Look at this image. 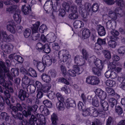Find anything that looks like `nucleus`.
<instances>
[{"instance_id": "25", "label": "nucleus", "mask_w": 125, "mask_h": 125, "mask_svg": "<svg viewBox=\"0 0 125 125\" xmlns=\"http://www.w3.org/2000/svg\"><path fill=\"white\" fill-rule=\"evenodd\" d=\"M102 69H100L98 68L93 67L92 68V70L93 73L94 75L99 76L101 75V70Z\"/></svg>"}, {"instance_id": "57", "label": "nucleus", "mask_w": 125, "mask_h": 125, "mask_svg": "<svg viewBox=\"0 0 125 125\" xmlns=\"http://www.w3.org/2000/svg\"><path fill=\"white\" fill-rule=\"evenodd\" d=\"M106 90L109 95H113L115 93L114 90L112 88L107 87L106 88Z\"/></svg>"}, {"instance_id": "52", "label": "nucleus", "mask_w": 125, "mask_h": 125, "mask_svg": "<svg viewBox=\"0 0 125 125\" xmlns=\"http://www.w3.org/2000/svg\"><path fill=\"white\" fill-rule=\"evenodd\" d=\"M82 53L83 55V58L86 60H87L88 59V54L87 52L85 49H82Z\"/></svg>"}, {"instance_id": "7", "label": "nucleus", "mask_w": 125, "mask_h": 125, "mask_svg": "<svg viewBox=\"0 0 125 125\" xmlns=\"http://www.w3.org/2000/svg\"><path fill=\"white\" fill-rule=\"evenodd\" d=\"M96 95L101 100L105 99L106 97V92L100 88L97 89L95 91Z\"/></svg>"}, {"instance_id": "33", "label": "nucleus", "mask_w": 125, "mask_h": 125, "mask_svg": "<svg viewBox=\"0 0 125 125\" xmlns=\"http://www.w3.org/2000/svg\"><path fill=\"white\" fill-rule=\"evenodd\" d=\"M32 77H36L37 74L34 69L31 68H30L28 70L27 74Z\"/></svg>"}, {"instance_id": "27", "label": "nucleus", "mask_w": 125, "mask_h": 125, "mask_svg": "<svg viewBox=\"0 0 125 125\" xmlns=\"http://www.w3.org/2000/svg\"><path fill=\"white\" fill-rule=\"evenodd\" d=\"M78 17V14L77 12H72L69 14L68 16L69 18L73 20L77 19Z\"/></svg>"}, {"instance_id": "9", "label": "nucleus", "mask_w": 125, "mask_h": 125, "mask_svg": "<svg viewBox=\"0 0 125 125\" xmlns=\"http://www.w3.org/2000/svg\"><path fill=\"white\" fill-rule=\"evenodd\" d=\"M22 85L23 86L24 85H25L26 87L27 86V85L30 84L31 85L32 83H33V81L32 80H30L28 77L26 75H24L22 79Z\"/></svg>"}, {"instance_id": "23", "label": "nucleus", "mask_w": 125, "mask_h": 125, "mask_svg": "<svg viewBox=\"0 0 125 125\" xmlns=\"http://www.w3.org/2000/svg\"><path fill=\"white\" fill-rule=\"evenodd\" d=\"M104 100H100V104L104 110L107 111L108 109L109 105L107 102L105 101Z\"/></svg>"}, {"instance_id": "60", "label": "nucleus", "mask_w": 125, "mask_h": 125, "mask_svg": "<svg viewBox=\"0 0 125 125\" xmlns=\"http://www.w3.org/2000/svg\"><path fill=\"white\" fill-rule=\"evenodd\" d=\"M61 90L62 91L65 92V93L67 94L70 93L71 91L69 88H67L66 85H64V86L61 88Z\"/></svg>"}, {"instance_id": "12", "label": "nucleus", "mask_w": 125, "mask_h": 125, "mask_svg": "<svg viewBox=\"0 0 125 125\" xmlns=\"http://www.w3.org/2000/svg\"><path fill=\"white\" fill-rule=\"evenodd\" d=\"M20 13V10L18 9L15 12L13 16V17L15 21L18 23H20L21 21Z\"/></svg>"}, {"instance_id": "2", "label": "nucleus", "mask_w": 125, "mask_h": 125, "mask_svg": "<svg viewBox=\"0 0 125 125\" xmlns=\"http://www.w3.org/2000/svg\"><path fill=\"white\" fill-rule=\"evenodd\" d=\"M40 25V22L38 21L33 25V27L31 28L32 31L31 34L32 39V40L36 41L40 37V34L37 32L38 28Z\"/></svg>"}, {"instance_id": "40", "label": "nucleus", "mask_w": 125, "mask_h": 125, "mask_svg": "<svg viewBox=\"0 0 125 125\" xmlns=\"http://www.w3.org/2000/svg\"><path fill=\"white\" fill-rule=\"evenodd\" d=\"M37 120V118L36 117L33 115H32L29 120V124L30 125H36V122Z\"/></svg>"}, {"instance_id": "46", "label": "nucleus", "mask_w": 125, "mask_h": 125, "mask_svg": "<svg viewBox=\"0 0 125 125\" xmlns=\"http://www.w3.org/2000/svg\"><path fill=\"white\" fill-rule=\"evenodd\" d=\"M109 102L112 107L113 108L116 104V100L113 98H110L108 100Z\"/></svg>"}, {"instance_id": "36", "label": "nucleus", "mask_w": 125, "mask_h": 125, "mask_svg": "<svg viewBox=\"0 0 125 125\" xmlns=\"http://www.w3.org/2000/svg\"><path fill=\"white\" fill-rule=\"evenodd\" d=\"M45 64L41 62H39L38 65H37V67L40 72H43L45 68Z\"/></svg>"}, {"instance_id": "32", "label": "nucleus", "mask_w": 125, "mask_h": 125, "mask_svg": "<svg viewBox=\"0 0 125 125\" xmlns=\"http://www.w3.org/2000/svg\"><path fill=\"white\" fill-rule=\"evenodd\" d=\"M106 85L110 87L115 86L116 85L115 82L112 80L109 79L106 80L105 82Z\"/></svg>"}, {"instance_id": "15", "label": "nucleus", "mask_w": 125, "mask_h": 125, "mask_svg": "<svg viewBox=\"0 0 125 125\" xmlns=\"http://www.w3.org/2000/svg\"><path fill=\"white\" fill-rule=\"evenodd\" d=\"M91 32L88 29H84L82 33V37L83 39H87L90 36Z\"/></svg>"}, {"instance_id": "4", "label": "nucleus", "mask_w": 125, "mask_h": 125, "mask_svg": "<svg viewBox=\"0 0 125 125\" xmlns=\"http://www.w3.org/2000/svg\"><path fill=\"white\" fill-rule=\"evenodd\" d=\"M59 58H62L64 62H66L70 57L68 51L66 50H62L60 51L58 53Z\"/></svg>"}, {"instance_id": "5", "label": "nucleus", "mask_w": 125, "mask_h": 125, "mask_svg": "<svg viewBox=\"0 0 125 125\" xmlns=\"http://www.w3.org/2000/svg\"><path fill=\"white\" fill-rule=\"evenodd\" d=\"M38 106L36 105H34L33 106H28L27 107V110L26 111L24 110L22 112L23 115L26 117H27L28 116L31 115V112H35L38 108Z\"/></svg>"}, {"instance_id": "28", "label": "nucleus", "mask_w": 125, "mask_h": 125, "mask_svg": "<svg viewBox=\"0 0 125 125\" xmlns=\"http://www.w3.org/2000/svg\"><path fill=\"white\" fill-rule=\"evenodd\" d=\"M15 26L13 23L7 25V30L12 33H15Z\"/></svg>"}, {"instance_id": "48", "label": "nucleus", "mask_w": 125, "mask_h": 125, "mask_svg": "<svg viewBox=\"0 0 125 125\" xmlns=\"http://www.w3.org/2000/svg\"><path fill=\"white\" fill-rule=\"evenodd\" d=\"M51 120L52 124L54 125H56L57 124V116L56 114L53 113L51 116Z\"/></svg>"}, {"instance_id": "24", "label": "nucleus", "mask_w": 125, "mask_h": 125, "mask_svg": "<svg viewBox=\"0 0 125 125\" xmlns=\"http://www.w3.org/2000/svg\"><path fill=\"white\" fill-rule=\"evenodd\" d=\"M111 33L112 35L110 36V39H116L118 38L117 36L119 34V32L116 30H113L111 31Z\"/></svg>"}, {"instance_id": "62", "label": "nucleus", "mask_w": 125, "mask_h": 125, "mask_svg": "<svg viewBox=\"0 0 125 125\" xmlns=\"http://www.w3.org/2000/svg\"><path fill=\"white\" fill-rule=\"evenodd\" d=\"M51 87V86L49 84L45 87L42 86V88L41 89L44 92H47L49 90Z\"/></svg>"}, {"instance_id": "53", "label": "nucleus", "mask_w": 125, "mask_h": 125, "mask_svg": "<svg viewBox=\"0 0 125 125\" xmlns=\"http://www.w3.org/2000/svg\"><path fill=\"white\" fill-rule=\"evenodd\" d=\"M114 121V119L113 117L109 116L107 120L106 125H110L113 123Z\"/></svg>"}, {"instance_id": "11", "label": "nucleus", "mask_w": 125, "mask_h": 125, "mask_svg": "<svg viewBox=\"0 0 125 125\" xmlns=\"http://www.w3.org/2000/svg\"><path fill=\"white\" fill-rule=\"evenodd\" d=\"M4 96L5 98L6 103L8 105L10 106L11 109L12 106L11 105V102L10 100V94L9 93V91L7 90L4 91Z\"/></svg>"}, {"instance_id": "6", "label": "nucleus", "mask_w": 125, "mask_h": 125, "mask_svg": "<svg viewBox=\"0 0 125 125\" xmlns=\"http://www.w3.org/2000/svg\"><path fill=\"white\" fill-rule=\"evenodd\" d=\"M16 105L17 107L12 106L11 107V109L12 110L11 112L12 114L14 113L15 114L16 112H18V111H22L23 108H25L26 107V105L24 104H22L21 105L20 104L17 103Z\"/></svg>"}, {"instance_id": "56", "label": "nucleus", "mask_w": 125, "mask_h": 125, "mask_svg": "<svg viewBox=\"0 0 125 125\" xmlns=\"http://www.w3.org/2000/svg\"><path fill=\"white\" fill-rule=\"evenodd\" d=\"M44 45L40 43H38L36 45V48L40 52L44 49Z\"/></svg>"}, {"instance_id": "35", "label": "nucleus", "mask_w": 125, "mask_h": 125, "mask_svg": "<svg viewBox=\"0 0 125 125\" xmlns=\"http://www.w3.org/2000/svg\"><path fill=\"white\" fill-rule=\"evenodd\" d=\"M3 71L5 72H7L8 70L6 68L5 66L4 63L2 62H0V73L3 74L4 75V78H5V75L4 73L1 72V71Z\"/></svg>"}, {"instance_id": "26", "label": "nucleus", "mask_w": 125, "mask_h": 125, "mask_svg": "<svg viewBox=\"0 0 125 125\" xmlns=\"http://www.w3.org/2000/svg\"><path fill=\"white\" fill-rule=\"evenodd\" d=\"M42 80L46 83H49L51 81L50 76L45 74H43L42 75Z\"/></svg>"}, {"instance_id": "44", "label": "nucleus", "mask_w": 125, "mask_h": 125, "mask_svg": "<svg viewBox=\"0 0 125 125\" xmlns=\"http://www.w3.org/2000/svg\"><path fill=\"white\" fill-rule=\"evenodd\" d=\"M61 70V72L63 73V76L64 77L66 78L67 79H68L66 76L67 75L66 69L65 67L63 65H62L60 66Z\"/></svg>"}, {"instance_id": "22", "label": "nucleus", "mask_w": 125, "mask_h": 125, "mask_svg": "<svg viewBox=\"0 0 125 125\" xmlns=\"http://www.w3.org/2000/svg\"><path fill=\"white\" fill-rule=\"evenodd\" d=\"M94 63L97 68L100 69H102L104 64L101 60L98 58H96V60L94 62Z\"/></svg>"}, {"instance_id": "63", "label": "nucleus", "mask_w": 125, "mask_h": 125, "mask_svg": "<svg viewBox=\"0 0 125 125\" xmlns=\"http://www.w3.org/2000/svg\"><path fill=\"white\" fill-rule=\"evenodd\" d=\"M56 96L59 101L63 102L64 101V98L63 96L60 93H56Z\"/></svg>"}, {"instance_id": "55", "label": "nucleus", "mask_w": 125, "mask_h": 125, "mask_svg": "<svg viewBox=\"0 0 125 125\" xmlns=\"http://www.w3.org/2000/svg\"><path fill=\"white\" fill-rule=\"evenodd\" d=\"M94 49V51L96 53L100 52L101 50V46L98 43H96L95 44Z\"/></svg>"}, {"instance_id": "34", "label": "nucleus", "mask_w": 125, "mask_h": 125, "mask_svg": "<svg viewBox=\"0 0 125 125\" xmlns=\"http://www.w3.org/2000/svg\"><path fill=\"white\" fill-rule=\"evenodd\" d=\"M40 109V111H42L45 115L46 116L50 114V112L49 110L46 107H45L44 106H41Z\"/></svg>"}, {"instance_id": "45", "label": "nucleus", "mask_w": 125, "mask_h": 125, "mask_svg": "<svg viewBox=\"0 0 125 125\" xmlns=\"http://www.w3.org/2000/svg\"><path fill=\"white\" fill-rule=\"evenodd\" d=\"M68 79H67L66 78V79L63 77H61L60 78L58 79V81L60 82H61L67 85H69L70 84L69 82L66 79H68L69 80V78H68L67 77V76L66 75V76Z\"/></svg>"}, {"instance_id": "1", "label": "nucleus", "mask_w": 125, "mask_h": 125, "mask_svg": "<svg viewBox=\"0 0 125 125\" xmlns=\"http://www.w3.org/2000/svg\"><path fill=\"white\" fill-rule=\"evenodd\" d=\"M0 84L5 88H7L9 93H12L13 92V89L11 87L12 84L11 82L9 81L7 83L5 79L4 74H3L0 73ZM3 90V91L7 90H5L4 88ZM3 93H4V91Z\"/></svg>"}, {"instance_id": "64", "label": "nucleus", "mask_w": 125, "mask_h": 125, "mask_svg": "<svg viewBox=\"0 0 125 125\" xmlns=\"http://www.w3.org/2000/svg\"><path fill=\"white\" fill-rule=\"evenodd\" d=\"M119 53L124 54L125 52V47L122 46L120 47L118 50Z\"/></svg>"}, {"instance_id": "29", "label": "nucleus", "mask_w": 125, "mask_h": 125, "mask_svg": "<svg viewBox=\"0 0 125 125\" xmlns=\"http://www.w3.org/2000/svg\"><path fill=\"white\" fill-rule=\"evenodd\" d=\"M82 57L79 55L75 56L74 58L75 63L78 65H82L83 63L81 62V59Z\"/></svg>"}, {"instance_id": "49", "label": "nucleus", "mask_w": 125, "mask_h": 125, "mask_svg": "<svg viewBox=\"0 0 125 125\" xmlns=\"http://www.w3.org/2000/svg\"><path fill=\"white\" fill-rule=\"evenodd\" d=\"M99 6L97 3H95L93 4L92 6V10L94 12H96L98 10Z\"/></svg>"}, {"instance_id": "39", "label": "nucleus", "mask_w": 125, "mask_h": 125, "mask_svg": "<svg viewBox=\"0 0 125 125\" xmlns=\"http://www.w3.org/2000/svg\"><path fill=\"white\" fill-rule=\"evenodd\" d=\"M12 114L13 117L19 119L20 120H22L23 118L22 114L20 113L17 112L15 114L14 113H13Z\"/></svg>"}, {"instance_id": "19", "label": "nucleus", "mask_w": 125, "mask_h": 125, "mask_svg": "<svg viewBox=\"0 0 125 125\" xmlns=\"http://www.w3.org/2000/svg\"><path fill=\"white\" fill-rule=\"evenodd\" d=\"M72 4V3L70 1H68L67 2H63L62 4V7L65 9L66 11L68 12L69 10V9L70 6Z\"/></svg>"}, {"instance_id": "59", "label": "nucleus", "mask_w": 125, "mask_h": 125, "mask_svg": "<svg viewBox=\"0 0 125 125\" xmlns=\"http://www.w3.org/2000/svg\"><path fill=\"white\" fill-rule=\"evenodd\" d=\"M96 43H98V44L101 45L104 44H106L105 40V39H102L100 38H98L97 41V42Z\"/></svg>"}, {"instance_id": "50", "label": "nucleus", "mask_w": 125, "mask_h": 125, "mask_svg": "<svg viewBox=\"0 0 125 125\" xmlns=\"http://www.w3.org/2000/svg\"><path fill=\"white\" fill-rule=\"evenodd\" d=\"M31 33V30L29 29H26L24 31L23 34L25 38H28L30 36Z\"/></svg>"}, {"instance_id": "61", "label": "nucleus", "mask_w": 125, "mask_h": 125, "mask_svg": "<svg viewBox=\"0 0 125 125\" xmlns=\"http://www.w3.org/2000/svg\"><path fill=\"white\" fill-rule=\"evenodd\" d=\"M15 58L18 62L20 63H22L23 61V59L21 57L17 55L15 56Z\"/></svg>"}, {"instance_id": "10", "label": "nucleus", "mask_w": 125, "mask_h": 125, "mask_svg": "<svg viewBox=\"0 0 125 125\" xmlns=\"http://www.w3.org/2000/svg\"><path fill=\"white\" fill-rule=\"evenodd\" d=\"M11 72H12L11 74L10 73H7L6 75L9 80L12 81L13 80L12 76H17L19 75V73L17 69L12 68L11 70Z\"/></svg>"}, {"instance_id": "41", "label": "nucleus", "mask_w": 125, "mask_h": 125, "mask_svg": "<svg viewBox=\"0 0 125 125\" xmlns=\"http://www.w3.org/2000/svg\"><path fill=\"white\" fill-rule=\"evenodd\" d=\"M91 111V116H92L94 117H96L98 115V111L96 109L93 107H92Z\"/></svg>"}, {"instance_id": "18", "label": "nucleus", "mask_w": 125, "mask_h": 125, "mask_svg": "<svg viewBox=\"0 0 125 125\" xmlns=\"http://www.w3.org/2000/svg\"><path fill=\"white\" fill-rule=\"evenodd\" d=\"M17 6L16 5H13L8 7L6 8V11L8 12L9 13H12L14 11H16L17 9Z\"/></svg>"}, {"instance_id": "30", "label": "nucleus", "mask_w": 125, "mask_h": 125, "mask_svg": "<svg viewBox=\"0 0 125 125\" xmlns=\"http://www.w3.org/2000/svg\"><path fill=\"white\" fill-rule=\"evenodd\" d=\"M110 39L108 42V45L109 47L112 48H115L117 45V43L115 41V39Z\"/></svg>"}, {"instance_id": "17", "label": "nucleus", "mask_w": 125, "mask_h": 125, "mask_svg": "<svg viewBox=\"0 0 125 125\" xmlns=\"http://www.w3.org/2000/svg\"><path fill=\"white\" fill-rule=\"evenodd\" d=\"M99 99L96 96H95L92 99V104L95 107H98L100 105V101Z\"/></svg>"}, {"instance_id": "58", "label": "nucleus", "mask_w": 125, "mask_h": 125, "mask_svg": "<svg viewBox=\"0 0 125 125\" xmlns=\"http://www.w3.org/2000/svg\"><path fill=\"white\" fill-rule=\"evenodd\" d=\"M48 74L52 77H55L57 74V72L54 69H52L50 70L48 72Z\"/></svg>"}, {"instance_id": "37", "label": "nucleus", "mask_w": 125, "mask_h": 125, "mask_svg": "<svg viewBox=\"0 0 125 125\" xmlns=\"http://www.w3.org/2000/svg\"><path fill=\"white\" fill-rule=\"evenodd\" d=\"M62 101H59L56 104V107L59 110H63L64 108V105Z\"/></svg>"}, {"instance_id": "51", "label": "nucleus", "mask_w": 125, "mask_h": 125, "mask_svg": "<svg viewBox=\"0 0 125 125\" xmlns=\"http://www.w3.org/2000/svg\"><path fill=\"white\" fill-rule=\"evenodd\" d=\"M43 103L46 107L49 108H51L52 106V104L50 101L48 100H44L43 102Z\"/></svg>"}, {"instance_id": "3", "label": "nucleus", "mask_w": 125, "mask_h": 125, "mask_svg": "<svg viewBox=\"0 0 125 125\" xmlns=\"http://www.w3.org/2000/svg\"><path fill=\"white\" fill-rule=\"evenodd\" d=\"M100 80L96 76H90L86 78V82L87 84L93 85L98 84L100 83Z\"/></svg>"}, {"instance_id": "14", "label": "nucleus", "mask_w": 125, "mask_h": 125, "mask_svg": "<svg viewBox=\"0 0 125 125\" xmlns=\"http://www.w3.org/2000/svg\"><path fill=\"white\" fill-rule=\"evenodd\" d=\"M27 92L21 89L19 92L18 95L19 98L21 100L23 101L25 98L28 97V96L27 95Z\"/></svg>"}, {"instance_id": "43", "label": "nucleus", "mask_w": 125, "mask_h": 125, "mask_svg": "<svg viewBox=\"0 0 125 125\" xmlns=\"http://www.w3.org/2000/svg\"><path fill=\"white\" fill-rule=\"evenodd\" d=\"M78 65H74L73 66V70L75 71L76 74H79L82 72L83 70H81L79 67Z\"/></svg>"}, {"instance_id": "20", "label": "nucleus", "mask_w": 125, "mask_h": 125, "mask_svg": "<svg viewBox=\"0 0 125 125\" xmlns=\"http://www.w3.org/2000/svg\"><path fill=\"white\" fill-rule=\"evenodd\" d=\"M98 33L100 36H103L105 34V29L104 27L100 26L97 29Z\"/></svg>"}, {"instance_id": "16", "label": "nucleus", "mask_w": 125, "mask_h": 125, "mask_svg": "<svg viewBox=\"0 0 125 125\" xmlns=\"http://www.w3.org/2000/svg\"><path fill=\"white\" fill-rule=\"evenodd\" d=\"M44 61L45 64H44L45 65L48 66H49L50 65L52 62L53 63L55 62L56 61V60L54 58L51 59L50 58L47 57H45L44 58Z\"/></svg>"}, {"instance_id": "8", "label": "nucleus", "mask_w": 125, "mask_h": 125, "mask_svg": "<svg viewBox=\"0 0 125 125\" xmlns=\"http://www.w3.org/2000/svg\"><path fill=\"white\" fill-rule=\"evenodd\" d=\"M37 118L39 123H36V125H45V118L43 115L37 114L34 116Z\"/></svg>"}, {"instance_id": "31", "label": "nucleus", "mask_w": 125, "mask_h": 125, "mask_svg": "<svg viewBox=\"0 0 125 125\" xmlns=\"http://www.w3.org/2000/svg\"><path fill=\"white\" fill-rule=\"evenodd\" d=\"M31 8L29 6H26L25 5L22 6L21 10L22 12L25 15H27L29 13V11L30 10Z\"/></svg>"}, {"instance_id": "54", "label": "nucleus", "mask_w": 125, "mask_h": 125, "mask_svg": "<svg viewBox=\"0 0 125 125\" xmlns=\"http://www.w3.org/2000/svg\"><path fill=\"white\" fill-rule=\"evenodd\" d=\"M43 49L42 50L46 53H49L51 51V49L48 44L45 45Z\"/></svg>"}, {"instance_id": "42", "label": "nucleus", "mask_w": 125, "mask_h": 125, "mask_svg": "<svg viewBox=\"0 0 125 125\" xmlns=\"http://www.w3.org/2000/svg\"><path fill=\"white\" fill-rule=\"evenodd\" d=\"M1 34L2 35L3 38L6 39H10L11 40L13 39V36L12 34H10L8 36L5 31H2L1 32Z\"/></svg>"}, {"instance_id": "38", "label": "nucleus", "mask_w": 125, "mask_h": 125, "mask_svg": "<svg viewBox=\"0 0 125 125\" xmlns=\"http://www.w3.org/2000/svg\"><path fill=\"white\" fill-rule=\"evenodd\" d=\"M91 107L87 108L83 110L82 113V115L84 116L89 115L91 116Z\"/></svg>"}, {"instance_id": "47", "label": "nucleus", "mask_w": 125, "mask_h": 125, "mask_svg": "<svg viewBox=\"0 0 125 125\" xmlns=\"http://www.w3.org/2000/svg\"><path fill=\"white\" fill-rule=\"evenodd\" d=\"M115 111L119 115H121L123 113V109L119 106H115Z\"/></svg>"}, {"instance_id": "21", "label": "nucleus", "mask_w": 125, "mask_h": 125, "mask_svg": "<svg viewBox=\"0 0 125 125\" xmlns=\"http://www.w3.org/2000/svg\"><path fill=\"white\" fill-rule=\"evenodd\" d=\"M73 25L75 28H80L84 26L83 23L81 21L76 20L73 23Z\"/></svg>"}, {"instance_id": "13", "label": "nucleus", "mask_w": 125, "mask_h": 125, "mask_svg": "<svg viewBox=\"0 0 125 125\" xmlns=\"http://www.w3.org/2000/svg\"><path fill=\"white\" fill-rule=\"evenodd\" d=\"M65 105L67 107H74L76 106L75 101L71 98L67 99L65 103Z\"/></svg>"}]
</instances>
